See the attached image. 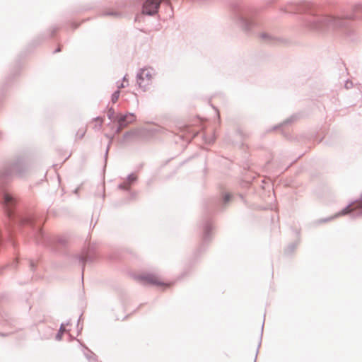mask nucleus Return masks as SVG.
I'll use <instances>...</instances> for the list:
<instances>
[{"label":"nucleus","instance_id":"4","mask_svg":"<svg viewBox=\"0 0 362 362\" xmlns=\"http://www.w3.org/2000/svg\"><path fill=\"white\" fill-rule=\"evenodd\" d=\"M136 120V116L133 114H127L121 115L118 118V124L119 129H122L128 124L133 123Z\"/></svg>","mask_w":362,"mask_h":362},{"label":"nucleus","instance_id":"1","mask_svg":"<svg viewBox=\"0 0 362 362\" xmlns=\"http://www.w3.org/2000/svg\"><path fill=\"white\" fill-rule=\"evenodd\" d=\"M155 71L151 68L142 69L137 75V83L143 90H146L152 85Z\"/></svg>","mask_w":362,"mask_h":362},{"label":"nucleus","instance_id":"5","mask_svg":"<svg viewBox=\"0 0 362 362\" xmlns=\"http://www.w3.org/2000/svg\"><path fill=\"white\" fill-rule=\"evenodd\" d=\"M362 210V197L344 209L339 215H345L355 210Z\"/></svg>","mask_w":362,"mask_h":362},{"label":"nucleus","instance_id":"7","mask_svg":"<svg viewBox=\"0 0 362 362\" xmlns=\"http://www.w3.org/2000/svg\"><path fill=\"white\" fill-rule=\"evenodd\" d=\"M93 122L95 123V127H100L103 123V119L98 117L94 119Z\"/></svg>","mask_w":362,"mask_h":362},{"label":"nucleus","instance_id":"8","mask_svg":"<svg viewBox=\"0 0 362 362\" xmlns=\"http://www.w3.org/2000/svg\"><path fill=\"white\" fill-rule=\"evenodd\" d=\"M119 97V90H117V91L115 92L112 95V103H116L118 100Z\"/></svg>","mask_w":362,"mask_h":362},{"label":"nucleus","instance_id":"3","mask_svg":"<svg viewBox=\"0 0 362 362\" xmlns=\"http://www.w3.org/2000/svg\"><path fill=\"white\" fill-rule=\"evenodd\" d=\"M162 0H146L142 8V12L147 15H153L158 11Z\"/></svg>","mask_w":362,"mask_h":362},{"label":"nucleus","instance_id":"6","mask_svg":"<svg viewBox=\"0 0 362 362\" xmlns=\"http://www.w3.org/2000/svg\"><path fill=\"white\" fill-rule=\"evenodd\" d=\"M16 204L15 199L8 194L4 195V204L9 208Z\"/></svg>","mask_w":362,"mask_h":362},{"label":"nucleus","instance_id":"11","mask_svg":"<svg viewBox=\"0 0 362 362\" xmlns=\"http://www.w3.org/2000/svg\"><path fill=\"white\" fill-rule=\"evenodd\" d=\"M224 199L225 202H228L230 199V194H226Z\"/></svg>","mask_w":362,"mask_h":362},{"label":"nucleus","instance_id":"10","mask_svg":"<svg viewBox=\"0 0 362 362\" xmlns=\"http://www.w3.org/2000/svg\"><path fill=\"white\" fill-rule=\"evenodd\" d=\"M62 333L59 332L58 334L57 335V339L58 340H60L62 339Z\"/></svg>","mask_w":362,"mask_h":362},{"label":"nucleus","instance_id":"2","mask_svg":"<svg viewBox=\"0 0 362 362\" xmlns=\"http://www.w3.org/2000/svg\"><path fill=\"white\" fill-rule=\"evenodd\" d=\"M138 279L143 282L144 284H149L156 286L170 287V284L165 283L163 279L158 275L154 274H147L141 275Z\"/></svg>","mask_w":362,"mask_h":362},{"label":"nucleus","instance_id":"9","mask_svg":"<svg viewBox=\"0 0 362 362\" xmlns=\"http://www.w3.org/2000/svg\"><path fill=\"white\" fill-rule=\"evenodd\" d=\"M65 332V327L64 326L62 325L60 327V329H59V332H62V334Z\"/></svg>","mask_w":362,"mask_h":362}]
</instances>
